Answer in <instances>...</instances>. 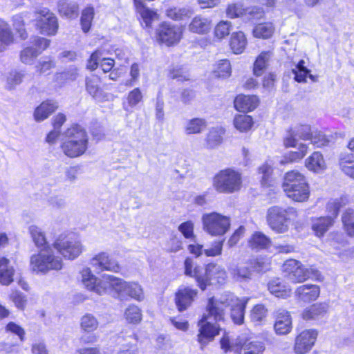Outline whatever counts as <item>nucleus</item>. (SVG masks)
Segmentation results:
<instances>
[{"label":"nucleus","instance_id":"nucleus-32","mask_svg":"<svg viewBox=\"0 0 354 354\" xmlns=\"http://www.w3.org/2000/svg\"><path fill=\"white\" fill-rule=\"evenodd\" d=\"M57 9L61 15L69 19L76 18L79 15V5L73 1L59 0Z\"/></svg>","mask_w":354,"mask_h":354},{"label":"nucleus","instance_id":"nucleus-51","mask_svg":"<svg viewBox=\"0 0 354 354\" xmlns=\"http://www.w3.org/2000/svg\"><path fill=\"white\" fill-rule=\"evenodd\" d=\"M266 315L267 309L266 307L262 304H257L251 310L250 319L255 326H258L261 324Z\"/></svg>","mask_w":354,"mask_h":354},{"label":"nucleus","instance_id":"nucleus-46","mask_svg":"<svg viewBox=\"0 0 354 354\" xmlns=\"http://www.w3.org/2000/svg\"><path fill=\"white\" fill-rule=\"evenodd\" d=\"M232 68L227 59H221L215 65L213 75L218 78H227L231 75Z\"/></svg>","mask_w":354,"mask_h":354},{"label":"nucleus","instance_id":"nucleus-27","mask_svg":"<svg viewBox=\"0 0 354 354\" xmlns=\"http://www.w3.org/2000/svg\"><path fill=\"white\" fill-rule=\"evenodd\" d=\"M185 274L187 276L194 277L198 283L199 287L204 290V281L206 280L203 276L205 270L198 266H194V261L191 258H187L184 263Z\"/></svg>","mask_w":354,"mask_h":354},{"label":"nucleus","instance_id":"nucleus-31","mask_svg":"<svg viewBox=\"0 0 354 354\" xmlns=\"http://www.w3.org/2000/svg\"><path fill=\"white\" fill-rule=\"evenodd\" d=\"M328 312V305L324 303L313 304L304 309L301 317L304 320H317L322 318Z\"/></svg>","mask_w":354,"mask_h":354},{"label":"nucleus","instance_id":"nucleus-53","mask_svg":"<svg viewBox=\"0 0 354 354\" xmlns=\"http://www.w3.org/2000/svg\"><path fill=\"white\" fill-rule=\"evenodd\" d=\"M29 232L37 247L41 248L46 245L47 241L44 232L37 225H30Z\"/></svg>","mask_w":354,"mask_h":354},{"label":"nucleus","instance_id":"nucleus-18","mask_svg":"<svg viewBox=\"0 0 354 354\" xmlns=\"http://www.w3.org/2000/svg\"><path fill=\"white\" fill-rule=\"evenodd\" d=\"M203 276L205 279L206 278V280L204 281L205 289L209 284H223L227 280V273L225 269L214 263L207 265Z\"/></svg>","mask_w":354,"mask_h":354},{"label":"nucleus","instance_id":"nucleus-61","mask_svg":"<svg viewBox=\"0 0 354 354\" xmlns=\"http://www.w3.org/2000/svg\"><path fill=\"white\" fill-rule=\"evenodd\" d=\"M329 244L336 251L344 248L347 245V241L345 239L343 234L333 232L330 234Z\"/></svg>","mask_w":354,"mask_h":354},{"label":"nucleus","instance_id":"nucleus-1","mask_svg":"<svg viewBox=\"0 0 354 354\" xmlns=\"http://www.w3.org/2000/svg\"><path fill=\"white\" fill-rule=\"evenodd\" d=\"M248 299V298L240 299L233 294H226L219 299H209L208 310L216 322H220L224 319L225 308L230 307L232 319L234 324H241L244 320L245 308Z\"/></svg>","mask_w":354,"mask_h":354},{"label":"nucleus","instance_id":"nucleus-15","mask_svg":"<svg viewBox=\"0 0 354 354\" xmlns=\"http://www.w3.org/2000/svg\"><path fill=\"white\" fill-rule=\"evenodd\" d=\"M317 331L308 329L301 331L295 339L293 350L296 354H306L314 346L317 337Z\"/></svg>","mask_w":354,"mask_h":354},{"label":"nucleus","instance_id":"nucleus-42","mask_svg":"<svg viewBox=\"0 0 354 354\" xmlns=\"http://www.w3.org/2000/svg\"><path fill=\"white\" fill-rule=\"evenodd\" d=\"M193 14L191 9L188 8H170L167 10V16L176 21H182L189 19Z\"/></svg>","mask_w":354,"mask_h":354},{"label":"nucleus","instance_id":"nucleus-13","mask_svg":"<svg viewBox=\"0 0 354 354\" xmlns=\"http://www.w3.org/2000/svg\"><path fill=\"white\" fill-rule=\"evenodd\" d=\"M35 14V27L42 35H55L58 30V21L56 16L48 8L37 10Z\"/></svg>","mask_w":354,"mask_h":354},{"label":"nucleus","instance_id":"nucleus-22","mask_svg":"<svg viewBox=\"0 0 354 354\" xmlns=\"http://www.w3.org/2000/svg\"><path fill=\"white\" fill-rule=\"evenodd\" d=\"M226 13L230 18L245 16L248 19H259L263 16L261 9L255 8L245 9L242 5L239 3L229 5Z\"/></svg>","mask_w":354,"mask_h":354},{"label":"nucleus","instance_id":"nucleus-16","mask_svg":"<svg viewBox=\"0 0 354 354\" xmlns=\"http://www.w3.org/2000/svg\"><path fill=\"white\" fill-rule=\"evenodd\" d=\"M183 30L182 27L162 23L158 29V39L167 46L174 45L180 41Z\"/></svg>","mask_w":354,"mask_h":354},{"label":"nucleus","instance_id":"nucleus-21","mask_svg":"<svg viewBox=\"0 0 354 354\" xmlns=\"http://www.w3.org/2000/svg\"><path fill=\"white\" fill-rule=\"evenodd\" d=\"M198 294L196 289L181 286L176 293L175 302L179 311H183L191 306Z\"/></svg>","mask_w":354,"mask_h":354},{"label":"nucleus","instance_id":"nucleus-14","mask_svg":"<svg viewBox=\"0 0 354 354\" xmlns=\"http://www.w3.org/2000/svg\"><path fill=\"white\" fill-rule=\"evenodd\" d=\"M207 315H204L198 322L200 328L198 335V341L202 348L214 339V337L218 334L219 330L218 326L212 324V321L216 320L214 316L209 314L208 306H207Z\"/></svg>","mask_w":354,"mask_h":354},{"label":"nucleus","instance_id":"nucleus-52","mask_svg":"<svg viewBox=\"0 0 354 354\" xmlns=\"http://www.w3.org/2000/svg\"><path fill=\"white\" fill-rule=\"evenodd\" d=\"M308 151V145L303 143H299L298 145V151H290L285 156V161L282 160L281 163L284 162H297L301 160L307 153Z\"/></svg>","mask_w":354,"mask_h":354},{"label":"nucleus","instance_id":"nucleus-62","mask_svg":"<svg viewBox=\"0 0 354 354\" xmlns=\"http://www.w3.org/2000/svg\"><path fill=\"white\" fill-rule=\"evenodd\" d=\"M309 140L311 141V143L316 147L326 146L330 142L329 139L320 131L313 132L312 136Z\"/></svg>","mask_w":354,"mask_h":354},{"label":"nucleus","instance_id":"nucleus-7","mask_svg":"<svg viewBox=\"0 0 354 354\" xmlns=\"http://www.w3.org/2000/svg\"><path fill=\"white\" fill-rule=\"evenodd\" d=\"M109 293L121 301L129 298L138 301L145 299V293L142 286L136 282H127L122 279L112 276Z\"/></svg>","mask_w":354,"mask_h":354},{"label":"nucleus","instance_id":"nucleus-5","mask_svg":"<svg viewBox=\"0 0 354 354\" xmlns=\"http://www.w3.org/2000/svg\"><path fill=\"white\" fill-rule=\"evenodd\" d=\"M282 271L289 281L292 283H302L308 279L322 280L321 273L313 268H306L300 261L290 259L282 266Z\"/></svg>","mask_w":354,"mask_h":354},{"label":"nucleus","instance_id":"nucleus-40","mask_svg":"<svg viewBox=\"0 0 354 354\" xmlns=\"http://www.w3.org/2000/svg\"><path fill=\"white\" fill-rule=\"evenodd\" d=\"M272 55L271 51H263L257 57L254 64V73L256 76H261L268 66V62Z\"/></svg>","mask_w":354,"mask_h":354},{"label":"nucleus","instance_id":"nucleus-43","mask_svg":"<svg viewBox=\"0 0 354 354\" xmlns=\"http://www.w3.org/2000/svg\"><path fill=\"white\" fill-rule=\"evenodd\" d=\"M274 32V27L271 22L261 23L253 29V35L257 38H270Z\"/></svg>","mask_w":354,"mask_h":354},{"label":"nucleus","instance_id":"nucleus-2","mask_svg":"<svg viewBox=\"0 0 354 354\" xmlns=\"http://www.w3.org/2000/svg\"><path fill=\"white\" fill-rule=\"evenodd\" d=\"M88 144V138L86 131L79 125H73L65 131L60 147L66 156L74 158L86 152Z\"/></svg>","mask_w":354,"mask_h":354},{"label":"nucleus","instance_id":"nucleus-10","mask_svg":"<svg viewBox=\"0 0 354 354\" xmlns=\"http://www.w3.org/2000/svg\"><path fill=\"white\" fill-rule=\"evenodd\" d=\"M80 274L82 283L88 290L99 295L109 292L111 275H106L102 279H99L92 273L89 268H83Z\"/></svg>","mask_w":354,"mask_h":354},{"label":"nucleus","instance_id":"nucleus-57","mask_svg":"<svg viewBox=\"0 0 354 354\" xmlns=\"http://www.w3.org/2000/svg\"><path fill=\"white\" fill-rule=\"evenodd\" d=\"M346 203V200L342 198L330 201L326 205V210L330 214L328 216L333 217L335 221V218L338 215L340 208L345 205Z\"/></svg>","mask_w":354,"mask_h":354},{"label":"nucleus","instance_id":"nucleus-3","mask_svg":"<svg viewBox=\"0 0 354 354\" xmlns=\"http://www.w3.org/2000/svg\"><path fill=\"white\" fill-rule=\"evenodd\" d=\"M282 188L286 196L296 202H305L310 196L306 176L297 170L289 171L284 174Z\"/></svg>","mask_w":354,"mask_h":354},{"label":"nucleus","instance_id":"nucleus-30","mask_svg":"<svg viewBox=\"0 0 354 354\" xmlns=\"http://www.w3.org/2000/svg\"><path fill=\"white\" fill-rule=\"evenodd\" d=\"M333 218L331 216H320L312 219L311 228L318 237L323 236L326 232L334 225Z\"/></svg>","mask_w":354,"mask_h":354},{"label":"nucleus","instance_id":"nucleus-17","mask_svg":"<svg viewBox=\"0 0 354 354\" xmlns=\"http://www.w3.org/2000/svg\"><path fill=\"white\" fill-rule=\"evenodd\" d=\"M91 265L98 271L118 272L120 267L118 263L104 252H101L91 259Z\"/></svg>","mask_w":354,"mask_h":354},{"label":"nucleus","instance_id":"nucleus-37","mask_svg":"<svg viewBox=\"0 0 354 354\" xmlns=\"http://www.w3.org/2000/svg\"><path fill=\"white\" fill-rule=\"evenodd\" d=\"M207 127V122L201 118H194L189 120L185 127V132L187 135L198 134Z\"/></svg>","mask_w":354,"mask_h":354},{"label":"nucleus","instance_id":"nucleus-39","mask_svg":"<svg viewBox=\"0 0 354 354\" xmlns=\"http://www.w3.org/2000/svg\"><path fill=\"white\" fill-rule=\"evenodd\" d=\"M247 45V39L243 32H233L230 40V46L234 53L241 54Z\"/></svg>","mask_w":354,"mask_h":354},{"label":"nucleus","instance_id":"nucleus-64","mask_svg":"<svg viewBox=\"0 0 354 354\" xmlns=\"http://www.w3.org/2000/svg\"><path fill=\"white\" fill-rule=\"evenodd\" d=\"M142 100V94L139 88H136L129 92L127 96L128 104L133 107L136 106Z\"/></svg>","mask_w":354,"mask_h":354},{"label":"nucleus","instance_id":"nucleus-23","mask_svg":"<svg viewBox=\"0 0 354 354\" xmlns=\"http://www.w3.org/2000/svg\"><path fill=\"white\" fill-rule=\"evenodd\" d=\"M275 322L274 329L277 335H287L292 330V319L290 313L283 309L277 310L274 313Z\"/></svg>","mask_w":354,"mask_h":354},{"label":"nucleus","instance_id":"nucleus-25","mask_svg":"<svg viewBox=\"0 0 354 354\" xmlns=\"http://www.w3.org/2000/svg\"><path fill=\"white\" fill-rule=\"evenodd\" d=\"M305 167L312 172L321 174L327 169V164L322 153L314 151L305 160Z\"/></svg>","mask_w":354,"mask_h":354},{"label":"nucleus","instance_id":"nucleus-11","mask_svg":"<svg viewBox=\"0 0 354 354\" xmlns=\"http://www.w3.org/2000/svg\"><path fill=\"white\" fill-rule=\"evenodd\" d=\"M202 221L204 230L212 236L223 235L230 227V218L217 212L203 214Z\"/></svg>","mask_w":354,"mask_h":354},{"label":"nucleus","instance_id":"nucleus-26","mask_svg":"<svg viewBox=\"0 0 354 354\" xmlns=\"http://www.w3.org/2000/svg\"><path fill=\"white\" fill-rule=\"evenodd\" d=\"M320 294L319 287L317 285L305 284L299 286L295 290L297 298L304 302L315 301Z\"/></svg>","mask_w":354,"mask_h":354},{"label":"nucleus","instance_id":"nucleus-41","mask_svg":"<svg viewBox=\"0 0 354 354\" xmlns=\"http://www.w3.org/2000/svg\"><path fill=\"white\" fill-rule=\"evenodd\" d=\"M248 244L252 249H264L270 245V239L264 234L257 232L252 235L249 239Z\"/></svg>","mask_w":354,"mask_h":354},{"label":"nucleus","instance_id":"nucleus-56","mask_svg":"<svg viewBox=\"0 0 354 354\" xmlns=\"http://www.w3.org/2000/svg\"><path fill=\"white\" fill-rule=\"evenodd\" d=\"M55 63L54 60L49 57H46L42 59H40L35 66V71L39 74H48L50 71L55 68Z\"/></svg>","mask_w":354,"mask_h":354},{"label":"nucleus","instance_id":"nucleus-63","mask_svg":"<svg viewBox=\"0 0 354 354\" xmlns=\"http://www.w3.org/2000/svg\"><path fill=\"white\" fill-rule=\"evenodd\" d=\"M178 231L183 235L185 239H194V223L191 221L182 223L178 227Z\"/></svg>","mask_w":354,"mask_h":354},{"label":"nucleus","instance_id":"nucleus-54","mask_svg":"<svg viewBox=\"0 0 354 354\" xmlns=\"http://www.w3.org/2000/svg\"><path fill=\"white\" fill-rule=\"evenodd\" d=\"M41 52L33 46H27L20 53V60L26 64H32L34 59L37 58Z\"/></svg>","mask_w":354,"mask_h":354},{"label":"nucleus","instance_id":"nucleus-34","mask_svg":"<svg viewBox=\"0 0 354 354\" xmlns=\"http://www.w3.org/2000/svg\"><path fill=\"white\" fill-rule=\"evenodd\" d=\"M14 268L10 266V261L5 257H0V283L9 285L13 281Z\"/></svg>","mask_w":354,"mask_h":354},{"label":"nucleus","instance_id":"nucleus-45","mask_svg":"<svg viewBox=\"0 0 354 354\" xmlns=\"http://www.w3.org/2000/svg\"><path fill=\"white\" fill-rule=\"evenodd\" d=\"M339 166L345 175L354 179V160L351 156L342 154L339 160Z\"/></svg>","mask_w":354,"mask_h":354},{"label":"nucleus","instance_id":"nucleus-60","mask_svg":"<svg viewBox=\"0 0 354 354\" xmlns=\"http://www.w3.org/2000/svg\"><path fill=\"white\" fill-rule=\"evenodd\" d=\"M231 23L227 21H221L214 28V35L219 39L228 36L231 30Z\"/></svg>","mask_w":354,"mask_h":354},{"label":"nucleus","instance_id":"nucleus-8","mask_svg":"<svg viewBox=\"0 0 354 354\" xmlns=\"http://www.w3.org/2000/svg\"><path fill=\"white\" fill-rule=\"evenodd\" d=\"M241 174L231 168L219 171L213 178L212 185L218 193L232 194L240 190Z\"/></svg>","mask_w":354,"mask_h":354},{"label":"nucleus","instance_id":"nucleus-50","mask_svg":"<svg viewBox=\"0 0 354 354\" xmlns=\"http://www.w3.org/2000/svg\"><path fill=\"white\" fill-rule=\"evenodd\" d=\"M124 317L130 324H138L142 320V311L138 306L131 304L124 310Z\"/></svg>","mask_w":354,"mask_h":354},{"label":"nucleus","instance_id":"nucleus-29","mask_svg":"<svg viewBox=\"0 0 354 354\" xmlns=\"http://www.w3.org/2000/svg\"><path fill=\"white\" fill-rule=\"evenodd\" d=\"M258 104L259 99L255 95H239L234 100V107L241 112L252 111Z\"/></svg>","mask_w":354,"mask_h":354},{"label":"nucleus","instance_id":"nucleus-38","mask_svg":"<svg viewBox=\"0 0 354 354\" xmlns=\"http://www.w3.org/2000/svg\"><path fill=\"white\" fill-rule=\"evenodd\" d=\"M137 11L140 14L146 26H150L152 21L158 19V15L153 10L146 8L141 0H134Z\"/></svg>","mask_w":354,"mask_h":354},{"label":"nucleus","instance_id":"nucleus-4","mask_svg":"<svg viewBox=\"0 0 354 354\" xmlns=\"http://www.w3.org/2000/svg\"><path fill=\"white\" fill-rule=\"evenodd\" d=\"M297 216L296 209L274 205L267 210L266 221L270 229L282 234L288 231L292 221Z\"/></svg>","mask_w":354,"mask_h":354},{"label":"nucleus","instance_id":"nucleus-49","mask_svg":"<svg viewBox=\"0 0 354 354\" xmlns=\"http://www.w3.org/2000/svg\"><path fill=\"white\" fill-rule=\"evenodd\" d=\"M342 221L347 234L354 236V209H346L342 216Z\"/></svg>","mask_w":354,"mask_h":354},{"label":"nucleus","instance_id":"nucleus-58","mask_svg":"<svg viewBox=\"0 0 354 354\" xmlns=\"http://www.w3.org/2000/svg\"><path fill=\"white\" fill-rule=\"evenodd\" d=\"M94 17V9L93 7H87L82 10L81 17V25L84 32H88Z\"/></svg>","mask_w":354,"mask_h":354},{"label":"nucleus","instance_id":"nucleus-36","mask_svg":"<svg viewBox=\"0 0 354 354\" xmlns=\"http://www.w3.org/2000/svg\"><path fill=\"white\" fill-rule=\"evenodd\" d=\"M268 286L270 293L277 297L285 298L290 295L291 289L283 283L280 279L272 280Z\"/></svg>","mask_w":354,"mask_h":354},{"label":"nucleus","instance_id":"nucleus-59","mask_svg":"<svg viewBox=\"0 0 354 354\" xmlns=\"http://www.w3.org/2000/svg\"><path fill=\"white\" fill-rule=\"evenodd\" d=\"M304 60H300L292 70L295 74V79L298 82H306V77L310 73V71L304 66Z\"/></svg>","mask_w":354,"mask_h":354},{"label":"nucleus","instance_id":"nucleus-24","mask_svg":"<svg viewBox=\"0 0 354 354\" xmlns=\"http://www.w3.org/2000/svg\"><path fill=\"white\" fill-rule=\"evenodd\" d=\"M100 62V66L104 73L111 71L114 66V60L109 58L102 57V53L100 50L93 52L87 62V68L91 71L95 70Z\"/></svg>","mask_w":354,"mask_h":354},{"label":"nucleus","instance_id":"nucleus-33","mask_svg":"<svg viewBox=\"0 0 354 354\" xmlns=\"http://www.w3.org/2000/svg\"><path fill=\"white\" fill-rule=\"evenodd\" d=\"M211 26L210 19L201 15H197L189 24V30L192 32L203 35L207 33L210 30Z\"/></svg>","mask_w":354,"mask_h":354},{"label":"nucleus","instance_id":"nucleus-12","mask_svg":"<svg viewBox=\"0 0 354 354\" xmlns=\"http://www.w3.org/2000/svg\"><path fill=\"white\" fill-rule=\"evenodd\" d=\"M53 245L64 259L71 261L80 256L84 250L80 240L71 237H59Z\"/></svg>","mask_w":354,"mask_h":354},{"label":"nucleus","instance_id":"nucleus-44","mask_svg":"<svg viewBox=\"0 0 354 354\" xmlns=\"http://www.w3.org/2000/svg\"><path fill=\"white\" fill-rule=\"evenodd\" d=\"M13 37L9 26L0 20V52L3 51L6 46L12 43Z\"/></svg>","mask_w":354,"mask_h":354},{"label":"nucleus","instance_id":"nucleus-55","mask_svg":"<svg viewBox=\"0 0 354 354\" xmlns=\"http://www.w3.org/2000/svg\"><path fill=\"white\" fill-rule=\"evenodd\" d=\"M253 124L252 118L248 115H238L234 120L236 129L240 131H248Z\"/></svg>","mask_w":354,"mask_h":354},{"label":"nucleus","instance_id":"nucleus-19","mask_svg":"<svg viewBox=\"0 0 354 354\" xmlns=\"http://www.w3.org/2000/svg\"><path fill=\"white\" fill-rule=\"evenodd\" d=\"M100 78L95 75L87 76L85 79L86 90L90 95L97 102L109 100V95L101 89L100 85Z\"/></svg>","mask_w":354,"mask_h":354},{"label":"nucleus","instance_id":"nucleus-35","mask_svg":"<svg viewBox=\"0 0 354 354\" xmlns=\"http://www.w3.org/2000/svg\"><path fill=\"white\" fill-rule=\"evenodd\" d=\"M232 278L237 281H245L251 279L252 269L248 263H239L230 270Z\"/></svg>","mask_w":354,"mask_h":354},{"label":"nucleus","instance_id":"nucleus-6","mask_svg":"<svg viewBox=\"0 0 354 354\" xmlns=\"http://www.w3.org/2000/svg\"><path fill=\"white\" fill-rule=\"evenodd\" d=\"M30 263L32 271L43 274L50 270H60L64 266L62 259L56 256L54 251L50 248L41 250L37 254L32 255Z\"/></svg>","mask_w":354,"mask_h":354},{"label":"nucleus","instance_id":"nucleus-47","mask_svg":"<svg viewBox=\"0 0 354 354\" xmlns=\"http://www.w3.org/2000/svg\"><path fill=\"white\" fill-rule=\"evenodd\" d=\"M223 134L224 130L222 128L211 129L207 136V147L214 149L218 147L222 142Z\"/></svg>","mask_w":354,"mask_h":354},{"label":"nucleus","instance_id":"nucleus-48","mask_svg":"<svg viewBox=\"0 0 354 354\" xmlns=\"http://www.w3.org/2000/svg\"><path fill=\"white\" fill-rule=\"evenodd\" d=\"M98 326L99 322L97 319L92 314L87 313L81 318L80 327L85 332H93L98 328Z\"/></svg>","mask_w":354,"mask_h":354},{"label":"nucleus","instance_id":"nucleus-20","mask_svg":"<svg viewBox=\"0 0 354 354\" xmlns=\"http://www.w3.org/2000/svg\"><path fill=\"white\" fill-rule=\"evenodd\" d=\"M312 133L313 132L309 125H298L288 132V135L283 140L284 145L286 147H297V137L304 140H308Z\"/></svg>","mask_w":354,"mask_h":354},{"label":"nucleus","instance_id":"nucleus-9","mask_svg":"<svg viewBox=\"0 0 354 354\" xmlns=\"http://www.w3.org/2000/svg\"><path fill=\"white\" fill-rule=\"evenodd\" d=\"M221 346L225 353L232 351L240 353V350H243V354H263L265 350L262 342L243 336L237 337L232 342H230L227 337H223L221 340Z\"/></svg>","mask_w":354,"mask_h":354},{"label":"nucleus","instance_id":"nucleus-28","mask_svg":"<svg viewBox=\"0 0 354 354\" xmlns=\"http://www.w3.org/2000/svg\"><path fill=\"white\" fill-rule=\"evenodd\" d=\"M58 108L55 101L48 100L41 102L35 109L33 113L36 122H41L48 118Z\"/></svg>","mask_w":354,"mask_h":354}]
</instances>
